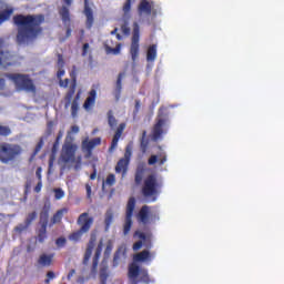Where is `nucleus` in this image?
<instances>
[{"label": "nucleus", "instance_id": "obj_1", "mask_svg": "<svg viewBox=\"0 0 284 284\" xmlns=\"http://www.w3.org/2000/svg\"><path fill=\"white\" fill-rule=\"evenodd\" d=\"M13 24L17 27L16 43L18 45H30L43 33L45 18L43 13H17L12 18Z\"/></svg>", "mask_w": 284, "mask_h": 284}, {"label": "nucleus", "instance_id": "obj_2", "mask_svg": "<svg viewBox=\"0 0 284 284\" xmlns=\"http://www.w3.org/2000/svg\"><path fill=\"white\" fill-rule=\"evenodd\" d=\"M23 153V148L19 144L0 143V162L8 164L16 161Z\"/></svg>", "mask_w": 284, "mask_h": 284}, {"label": "nucleus", "instance_id": "obj_3", "mask_svg": "<svg viewBox=\"0 0 284 284\" xmlns=\"http://www.w3.org/2000/svg\"><path fill=\"white\" fill-rule=\"evenodd\" d=\"M10 80L14 83L17 89L34 93L37 91L36 85L33 84V81L30 79V75L24 73H10L8 75Z\"/></svg>", "mask_w": 284, "mask_h": 284}, {"label": "nucleus", "instance_id": "obj_4", "mask_svg": "<svg viewBox=\"0 0 284 284\" xmlns=\"http://www.w3.org/2000/svg\"><path fill=\"white\" fill-rule=\"evenodd\" d=\"M78 146L74 144L63 145L60 159L63 163L75 162L74 170H80L82 166V156L75 159Z\"/></svg>", "mask_w": 284, "mask_h": 284}, {"label": "nucleus", "instance_id": "obj_5", "mask_svg": "<svg viewBox=\"0 0 284 284\" xmlns=\"http://www.w3.org/2000/svg\"><path fill=\"white\" fill-rule=\"evenodd\" d=\"M136 207V200L135 197H129L126 206H125V216L124 223L122 225V234L123 236H128L130 234L132 226H133V215Z\"/></svg>", "mask_w": 284, "mask_h": 284}, {"label": "nucleus", "instance_id": "obj_6", "mask_svg": "<svg viewBox=\"0 0 284 284\" xmlns=\"http://www.w3.org/2000/svg\"><path fill=\"white\" fill-rule=\"evenodd\" d=\"M140 26L138 22L133 23V31L131 37V44L129 49V53L131 55V61L133 64L138 61L140 57Z\"/></svg>", "mask_w": 284, "mask_h": 284}, {"label": "nucleus", "instance_id": "obj_7", "mask_svg": "<svg viewBox=\"0 0 284 284\" xmlns=\"http://www.w3.org/2000/svg\"><path fill=\"white\" fill-rule=\"evenodd\" d=\"M162 184L156 181V176L154 174H150L144 180V185L142 187V194L145 197L154 196L159 189H161Z\"/></svg>", "mask_w": 284, "mask_h": 284}, {"label": "nucleus", "instance_id": "obj_8", "mask_svg": "<svg viewBox=\"0 0 284 284\" xmlns=\"http://www.w3.org/2000/svg\"><path fill=\"white\" fill-rule=\"evenodd\" d=\"M133 239L134 240L139 239V241H136L132 245V250L134 252H139L143 246H145L146 248L152 247V242H150V237L144 232L134 231Z\"/></svg>", "mask_w": 284, "mask_h": 284}, {"label": "nucleus", "instance_id": "obj_9", "mask_svg": "<svg viewBox=\"0 0 284 284\" xmlns=\"http://www.w3.org/2000/svg\"><path fill=\"white\" fill-rule=\"evenodd\" d=\"M131 158H132V150L130 146H126L123 158L120 159V161H118V164L115 166L116 174L122 173V175H125L128 173Z\"/></svg>", "mask_w": 284, "mask_h": 284}, {"label": "nucleus", "instance_id": "obj_10", "mask_svg": "<svg viewBox=\"0 0 284 284\" xmlns=\"http://www.w3.org/2000/svg\"><path fill=\"white\" fill-rule=\"evenodd\" d=\"M166 121L168 120L165 118H162L161 115H159V118H158V120H156V122L153 125V129L151 131V140L153 142H158V141L163 139V135L165 133L163 128L165 126Z\"/></svg>", "mask_w": 284, "mask_h": 284}, {"label": "nucleus", "instance_id": "obj_11", "mask_svg": "<svg viewBox=\"0 0 284 284\" xmlns=\"http://www.w3.org/2000/svg\"><path fill=\"white\" fill-rule=\"evenodd\" d=\"M3 45L4 42L0 41V69H8L16 64V60L10 51H2Z\"/></svg>", "mask_w": 284, "mask_h": 284}, {"label": "nucleus", "instance_id": "obj_12", "mask_svg": "<svg viewBox=\"0 0 284 284\" xmlns=\"http://www.w3.org/2000/svg\"><path fill=\"white\" fill-rule=\"evenodd\" d=\"M101 144V138H92L89 140L85 138L84 141H82V151L85 153L84 158L90 159L92 158V150Z\"/></svg>", "mask_w": 284, "mask_h": 284}, {"label": "nucleus", "instance_id": "obj_13", "mask_svg": "<svg viewBox=\"0 0 284 284\" xmlns=\"http://www.w3.org/2000/svg\"><path fill=\"white\" fill-rule=\"evenodd\" d=\"M93 222H94V219L90 216V213L88 212L80 214L77 220V224L80 226V230L82 232H85L87 234L88 232H90V230H92Z\"/></svg>", "mask_w": 284, "mask_h": 284}, {"label": "nucleus", "instance_id": "obj_14", "mask_svg": "<svg viewBox=\"0 0 284 284\" xmlns=\"http://www.w3.org/2000/svg\"><path fill=\"white\" fill-rule=\"evenodd\" d=\"M152 9H154V1L141 0L138 4L139 17L152 16Z\"/></svg>", "mask_w": 284, "mask_h": 284}, {"label": "nucleus", "instance_id": "obj_15", "mask_svg": "<svg viewBox=\"0 0 284 284\" xmlns=\"http://www.w3.org/2000/svg\"><path fill=\"white\" fill-rule=\"evenodd\" d=\"M155 254L151 253L148 250H143L136 254L133 255V262L134 263H144V262H150L152 258H154Z\"/></svg>", "mask_w": 284, "mask_h": 284}, {"label": "nucleus", "instance_id": "obj_16", "mask_svg": "<svg viewBox=\"0 0 284 284\" xmlns=\"http://www.w3.org/2000/svg\"><path fill=\"white\" fill-rule=\"evenodd\" d=\"M97 242V236L95 234H91L90 241L87 244V250L83 256V265H88V263L90 262V258L92 257V252Z\"/></svg>", "mask_w": 284, "mask_h": 284}, {"label": "nucleus", "instance_id": "obj_17", "mask_svg": "<svg viewBox=\"0 0 284 284\" xmlns=\"http://www.w3.org/2000/svg\"><path fill=\"white\" fill-rule=\"evenodd\" d=\"M83 14L87 18V22L85 26L88 29H92L93 22H94V18H93V11L92 8L90 7V3L88 0H84V10H83Z\"/></svg>", "mask_w": 284, "mask_h": 284}, {"label": "nucleus", "instance_id": "obj_18", "mask_svg": "<svg viewBox=\"0 0 284 284\" xmlns=\"http://www.w3.org/2000/svg\"><path fill=\"white\" fill-rule=\"evenodd\" d=\"M136 219H138V222H141L144 225L150 223V206L148 205L142 206L136 215Z\"/></svg>", "mask_w": 284, "mask_h": 284}, {"label": "nucleus", "instance_id": "obj_19", "mask_svg": "<svg viewBox=\"0 0 284 284\" xmlns=\"http://www.w3.org/2000/svg\"><path fill=\"white\" fill-rule=\"evenodd\" d=\"M125 128H126V123H124V122H122V123H120V125H118V129H116L115 134L112 140L110 151H113L118 146V143H119Z\"/></svg>", "mask_w": 284, "mask_h": 284}, {"label": "nucleus", "instance_id": "obj_20", "mask_svg": "<svg viewBox=\"0 0 284 284\" xmlns=\"http://www.w3.org/2000/svg\"><path fill=\"white\" fill-rule=\"evenodd\" d=\"M37 219V212L29 213L24 220V224H19L16 226V232H24L29 229L30 224Z\"/></svg>", "mask_w": 284, "mask_h": 284}, {"label": "nucleus", "instance_id": "obj_21", "mask_svg": "<svg viewBox=\"0 0 284 284\" xmlns=\"http://www.w3.org/2000/svg\"><path fill=\"white\" fill-rule=\"evenodd\" d=\"M95 99H97V91L94 89H92L89 92L88 98L85 99L84 103H83V109L87 112H90L92 106L95 105Z\"/></svg>", "mask_w": 284, "mask_h": 284}, {"label": "nucleus", "instance_id": "obj_22", "mask_svg": "<svg viewBox=\"0 0 284 284\" xmlns=\"http://www.w3.org/2000/svg\"><path fill=\"white\" fill-rule=\"evenodd\" d=\"M50 211H51V204L49 202H47L43 205L42 211L40 213L39 224H48Z\"/></svg>", "mask_w": 284, "mask_h": 284}, {"label": "nucleus", "instance_id": "obj_23", "mask_svg": "<svg viewBox=\"0 0 284 284\" xmlns=\"http://www.w3.org/2000/svg\"><path fill=\"white\" fill-rule=\"evenodd\" d=\"M146 169L144 166H138L134 174L135 185H141L145 178Z\"/></svg>", "mask_w": 284, "mask_h": 284}, {"label": "nucleus", "instance_id": "obj_24", "mask_svg": "<svg viewBox=\"0 0 284 284\" xmlns=\"http://www.w3.org/2000/svg\"><path fill=\"white\" fill-rule=\"evenodd\" d=\"M14 13V8H6L2 11H0V26H2L4 22L9 21Z\"/></svg>", "mask_w": 284, "mask_h": 284}, {"label": "nucleus", "instance_id": "obj_25", "mask_svg": "<svg viewBox=\"0 0 284 284\" xmlns=\"http://www.w3.org/2000/svg\"><path fill=\"white\" fill-rule=\"evenodd\" d=\"M54 255L53 254H41L38 264L41 265L42 267H49L52 264Z\"/></svg>", "mask_w": 284, "mask_h": 284}, {"label": "nucleus", "instance_id": "obj_26", "mask_svg": "<svg viewBox=\"0 0 284 284\" xmlns=\"http://www.w3.org/2000/svg\"><path fill=\"white\" fill-rule=\"evenodd\" d=\"M39 225L40 227L38 230L37 240L40 244H42L48 239V232H47L48 224L39 223Z\"/></svg>", "mask_w": 284, "mask_h": 284}, {"label": "nucleus", "instance_id": "obj_27", "mask_svg": "<svg viewBox=\"0 0 284 284\" xmlns=\"http://www.w3.org/2000/svg\"><path fill=\"white\" fill-rule=\"evenodd\" d=\"M150 146V140H148V131L143 130L141 140H140V150L143 154L148 152V148Z\"/></svg>", "mask_w": 284, "mask_h": 284}, {"label": "nucleus", "instance_id": "obj_28", "mask_svg": "<svg viewBox=\"0 0 284 284\" xmlns=\"http://www.w3.org/2000/svg\"><path fill=\"white\" fill-rule=\"evenodd\" d=\"M77 88L69 87L68 92L64 95V109L68 110L72 103V99L75 94Z\"/></svg>", "mask_w": 284, "mask_h": 284}, {"label": "nucleus", "instance_id": "obj_29", "mask_svg": "<svg viewBox=\"0 0 284 284\" xmlns=\"http://www.w3.org/2000/svg\"><path fill=\"white\" fill-rule=\"evenodd\" d=\"M69 213V209H61L58 210V212H55V214L53 215V217L51 219V225L58 224L62 222V219L65 214Z\"/></svg>", "mask_w": 284, "mask_h": 284}, {"label": "nucleus", "instance_id": "obj_30", "mask_svg": "<svg viewBox=\"0 0 284 284\" xmlns=\"http://www.w3.org/2000/svg\"><path fill=\"white\" fill-rule=\"evenodd\" d=\"M141 268L135 264V262H132L129 264L128 268V276L129 278H136L140 275Z\"/></svg>", "mask_w": 284, "mask_h": 284}, {"label": "nucleus", "instance_id": "obj_31", "mask_svg": "<svg viewBox=\"0 0 284 284\" xmlns=\"http://www.w3.org/2000/svg\"><path fill=\"white\" fill-rule=\"evenodd\" d=\"M102 247H103V241L101 240L98 244V247L95 250V254H94V257H93V262H92V268L93 270H95L98 267L99 260H100V256H101V253H102Z\"/></svg>", "mask_w": 284, "mask_h": 284}, {"label": "nucleus", "instance_id": "obj_32", "mask_svg": "<svg viewBox=\"0 0 284 284\" xmlns=\"http://www.w3.org/2000/svg\"><path fill=\"white\" fill-rule=\"evenodd\" d=\"M81 98L80 93H77L75 98L73 99L72 103H71V116L72 118H77L78 113H79V100Z\"/></svg>", "mask_w": 284, "mask_h": 284}, {"label": "nucleus", "instance_id": "obj_33", "mask_svg": "<svg viewBox=\"0 0 284 284\" xmlns=\"http://www.w3.org/2000/svg\"><path fill=\"white\" fill-rule=\"evenodd\" d=\"M124 77H125V73H118V81H116V89H115V99H116V101H119L120 98H121L122 81H123Z\"/></svg>", "mask_w": 284, "mask_h": 284}, {"label": "nucleus", "instance_id": "obj_34", "mask_svg": "<svg viewBox=\"0 0 284 284\" xmlns=\"http://www.w3.org/2000/svg\"><path fill=\"white\" fill-rule=\"evenodd\" d=\"M60 18L62 20L63 23H68L71 21V18H70V9L67 7V6H62L60 8Z\"/></svg>", "mask_w": 284, "mask_h": 284}, {"label": "nucleus", "instance_id": "obj_35", "mask_svg": "<svg viewBox=\"0 0 284 284\" xmlns=\"http://www.w3.org/2000/svg\"><path fill=\"white\" fill-rule=\"evenodd\" d=\"M155 59H156V44H152L149 47L146 51V61L154 62Z\"/></svg>", "mask_w": 284, "mask_h": 284}, {"label": "nucleus", "instance_id": "obj_36", "mask_svg": "<svg viewBox=\"0 0 284 284\" xmlns=\"http://www.w3.org/2000/svg\"><path fill=\"white\" fill-rule=\"evenodd\" d=\"M83 234H87L85 231H82V229H79L78 231L69 235V241L80 242L83 237Z\"/></svg>", "mask_w": 284, "mask_h": 284}, {"label": "nucleus", "instance_id": "obj_37", "mask_svg": "<svg viewBox=\"0 0 284 284\" xmlns=\"http://www.w3.org/2000/svg\"><path fill=\"white\" fill-rule=\"evenodd\" d=\"M70 78H71V88H77L78 87V78H77V67L73 65V69L70 72Z\"/></svg>", "mask_w": 284, "mask_h": 284}, {"label": "nucleus", "instance_id": "obj_38", "mask_svg": "<svg viewBox=\"0 0 284 284\" xmlns=\"http://www.w3.org/2000/svg\"><path fill=\"white\" fill-rule=\"evenodd\" d=\"M113 219H114L113 213L111 211H108L105 214V220H104L106 232H108V230H110Z\"/></svg>", "mask_w": 284, "mask_h": 284}, {"label": "nucleus", "instance_id": "obj_39", "mask_svg": "<svg viewBox=\"0 0 284 284\" xmlns=\"http://www.w3.org/2000/svg\"><path fill=\"white\" fill-rule=\"evenodd\" d=\"M108 123L110 125L111 129H114L118 125V120L115 119V116L113 115L112 110H110L108 112Z\"/></svg>", "mask_w": 284, "mask_h": 284}, {"label": "nucleus", "instance_id": "obj_40", "mask_svg": "<svg viewBox=\"0 0 284 284\" xmlns=\"http://www.w3.org/2000/svg\"><path fill=\"white\" fill-rule=\"evenodd\" d=\"M12 134V130L9 125H1L0 124V136L7 138Z\"/></svg>", "mask_w": 284, "mask_h": 284}, {"label": "nucleus", "instance_id": "obj_41", "mask_svg": "<svg viewBox=\"0 0 284 284\" xmlns=\"http://www.w3.org/2000/svg\"><path fill=\"white\" fill-rule=\"evenodd\" d=\"M141 276H140V281L144 284H150L152 282V280H150V275L148 274V270H142L140 272Z\"/></svg>", "mask_w": 284, "mask_h": 284}, {"label": "nucleus", "instance_id": "obj_42", "mask_svg": "<svg viewBox=\"0 0 284 284\" xmlns=\"http://www.w3.org/2000/svg\"><path fill=\"white\" fill-rule=\"evenodd\" d=\"M121 48H122L121 43H118L115 48H111V47L106 45V51H108V53L119 55L121 53Z\"/></svg>", "mask_w": 284, "mask_h": 284}, {"label": "nucleus", "instance_id": "obj_43", "mask_svg": "<svg viewBox=\"0 0 284 284\" xmlns=\"http://www.w3.org/2000/svg\"><path fill=\"white\" fill-rule=\"evenodd\" d=\"M116 182V179H115V175L114 174H109L105 182H103V187H104V184H106L108 186H113Z\"/></svg>", "mask_w": 284, "mask_h": 284}, {"label": "nucleus", "instance_id": "obj_44", "mask_svg": "<svg viewBox=\"0 0 284 284\" xmlns=\"http://www.w3.org/2000/svg\"><path fill=\"white\" fill-rule=\"evenodd\" d=\"M109 274L106 267L100 270V280L102 284H105L108 281Z\"/></svg>", "mask_w": 284, "mask_h": 284}, {"label": "nucleus", "instance_id": "obj_45", "mask_svg": "<svg viewBox=\"0 0 284 284\" xmlns=\"http://www.w3.org/2000/svg\"><path fill=\"white\" fill-rule=\"evenodd\" d=\"M132 9V0H125L123 7H122V11L124 14H128L131 12Z\"/></svg>", "mask_w": 284, "mask_h": 284}, {"label": "nucleus", "instance_id": "obj_46", "mask_svg": "<svg viewBox=\"0 0 284 284\" xmlns=\"http://www.w3.org/2000/svg\"><path fill=\"white\" fill-rule=\"evenodd\" d=\"M54 193H55V201H59L65 196V192L61 187H55Z\"/></svg>", "mask_w": 284, "mask_h": 284}, {"label": "nucleus", "instance_id": "obj_47", "mask_svg": "<svg viewBox=\"0 0 284 284\" xmlns=\"http://www.w3.org/2000/svg\"><path fill=\"white\" fill-rule=\"evenodd\" d=\"M112 251H113V243L112 241H109L104 251V256L108 258L111 255Z\"/></svg>", "mask_w": 284, "mask_h": 284}, {"label": "nucleus", "instance_id": "obj_48", "mask_svg": "<svg viewBox=\"0 0 284 284\" xmlns=\"http://www.w3.org/2000/svg\"><path fill=\"white\" fill-rule=\"evenodd\" d=\"M67 245V239L65 237H58L55 240V246H58V248H62Z\"/></svg>", "mask_w": 284, "mask_h": 284}, {"label": "nucleus", "instance_id": "obj_49", "mask_svg": "<svg viewBox=\"0 0 284 284\" xmlns=\"http://www.w3.org/2000/svg\"><path fill=\"white\" fill-rule=\"evenodd\" d=\"M121 261V251L118 250L115 253H114V257H113V266L116 267L119 265Z\"/></svg>", "mask_w": 284, "mask_h": 284}, {"label": "nucleus", "instance_id": "obj_50", "mask_svg": "<svg viewBox=\"0 0 284 284\" xmlns=\"http://www.w3.org/2000/svg\"><path fill=\"white\" fill-rule=\"evenodd\" d=\"M58 69H63L65 67L64 58L61 53H58V62H57Z\"/></svg>", "mask_w": 284, "mask_h": 284}, {"label": "nucleus", "instance_id": "obj_51", "mask_svg": "<svg viewBox=\"0 0 284 284\" xmlns=\"http://www.w3.org/2000/svg\"><path fill=\"white\" fill-rule=\"evenodd\" d=\"M120 29L122 30V33H123V34L130 36L131 29H130V27L128 26V23L122 24V27H121Z\"/></svg>", "mask_w": 284, "mask_h": 284}, {"label": "nucleus", "instance_id": "obj_52", "mask_svg": "<svg viewBox=\"0 0 284 284\" xmlns=\"http://www.w3.org/2000/svg\"><path fill=\"white\" fill-rule=\"evenodd\" d=\"M65 75V70L63 68H58V73H55V77H58V80H62V77Z\"/></svg>", "mask_w": 284, "mask_h": 284}, {"label": "nucleus", "instance_id": "obj_53", "mask_svg": "<svg viewBox=\"0 0 284 284\" xmlns=\"http://www.w3.org/2000/svg\"><path fill=\"white\" fill-rule=\"evenodd\" d=\"M159 156H160L159 164L163 165L166 162V160H168L166 153L163 152Z\"/></svg>", "mask_w": 284, "mask_h": 284}, {"label": "nucleus", "instance_id": "obj_54", "mask_svg": "<svg viewBox=\"0 0 284 284\" xmlns=\"http://www.w3.org/2000/svg\"><path fill=\"white\" fill-rule=\"evenodd\" d=\"M88 50H90V43H84L82 48V57L88 55Z\"/></svg>", "mask_w": 284, "mask_h": 284}, {"label": "nucleus", "instance_id": "obj_55", "mask_svg": "<svg viewBox=\"0 0 284 284\" xmlns=\"http://www.w3.org/2000/svg\"><path fill=\"white\" fill-rule=\"evenodd\" d=\"M158 162V155H151L148 160L149 165H154Z\"/></svg>", "mask_w": 284, "mask_h": 284}, {"label": "nucleus", "instance_id": "obj_56", "mask_svg": "<svg viewBox=\"0 0 284 284\" xmlns=\"http://www.w3.org/2000/svg\"><path fill=\"white\" fill-rule=\"evenodd\" d=\"M85 190H87V197L90 199L92 196V186L89 183H87Z\"/></svg>", "mask_w": 284, "mask_h": 284}, {"label": "nucleus", "instance_id": "obj_57", "mask_svg": "<svg viewBox=\"0 0 284 284\" xmlns=\"http://www.w3.org/2000/svg\"><path fill=\"white\" fill-rule=\"evenodd\" d=\"M69 83H70V80L69 79H64V80H60V87L61 88H68L69 87Z\"/></svg>", "mask_w": 284, "mask_h": 284}, {"label": "nucleus", "instance_id": "obj_58", "mask_svg": "<svg viewBox=\"0 0 284 284\" xmlns=\"http://www.w3.org/2000/svg\"><path fill=\"white\" fill-rule=\"evenodd\" d=\"M36 176L39 181H42V169L39 166L36 172Z\"/></svg>", "mask_w": 284, "mask_h": 284}, {"label": "nucleus", "instance_id": "obj_59", "mask_svg": "<svg viewBox=\"0 0 284 284\" xmlns=\"http://www.w3.org/2000/svg\"><path fill=\"white\" fill-rule=\"evenodd\" d=\"M42 146H43V141L41 140V141L37 144L33 154L36 155V154L42 149Z\"/></svg>", "mask_w": 284, "mask_h": 284}, {"label": "nucleus", "instance_id": "obj_60", "mask_svg": "<svg viewBox=\"0 0 284 284\" xmlns=\"http://www.w3.org/2000/svg\"><path fill=\"white\" fill-rule=\"evenodd\" d=\"M92 168H93V172L90 175V180L94 181L95 178H97V166H95V164H93Z\"/></svg>", "mask_w": 284, "mask_h": 284}, {"label": "nucleus", "instance_id": "obj_61", "mask_svg": "<svg viewBox=\"0 0 284 284\" xmlns=\"http://www.w3.org/2000/svg\"><path fill=\"white\" fill-rule=\"evenodd\" d=\"M42 190V181H39L34 187L36 193H40Z\"/></svg>", "mask_w": 284, "mask_h": 284}, {"label": "nucleus", "instance_id": "obj_62", "mask_svg": "<svg viewBox=\"0 0 284 284\" xmlns=\"http://www.w3.org/2000/svg\"><path fill=\"white\" fill-rule=\"evenodd\" d=\"M77 271L75 270H71L68 275H67V280L70 281L74 275H75Z\"/></svg>", "mask_w": 284, "mask_h": 284}, {"label": "nucleus", "instance_id": "obj_63", "mask_svg": "<svg viewBox=\"0 0 284 284\" xmlns=\"http://www.w3.org/2000/svg\"><path fill=\"white\" fill-rule=\"evenodd\" d=\"M6 88V80L4 79H0V91L4 90Z\"/></svg>", "mask_w": 284, "mask_h": 284}, {"label": "nucleus", "instance_id": "obj_64", "mask_svg": "<svg viewBox=\"0 0 284 284\" xmlns=\"http://www.w3.org/2000/svg\"><path fill=\"white\" fill-rule=\"evenodd\" d=\"M58 149H59V143H58V141H55V143L53 144V148H52V152L55 153Z\"/></svg>", "mask_w": 284, "mask_h": 284}]
</instances>
